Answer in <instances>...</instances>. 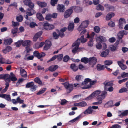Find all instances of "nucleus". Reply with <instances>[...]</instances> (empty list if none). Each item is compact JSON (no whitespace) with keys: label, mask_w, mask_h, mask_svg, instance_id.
Here are the masks:
<instances>
[{"label":"nucleus","mask_w":128,"mask_h":128,"mask_svg":"<svg viewBox=\"0 0 128 128\" xmlns=\"http://www.w3.org/2000/svg\"><path fill=\"white\" fill-rule=\"evenodd\" d=\"M23 2L25 5L28 6L30 8L27 9V12L29 16H31L36 13L35 11L33 9L34 4L30 0H23Z\"/></svg>","instance_id":"f257e3e1"},{"label":"nucleus","mask_w":128,"mask_h":128,"mask_svg":"<svg viewBox=\"0 0 128 128\" xmlns=\"http://www.w3.org/2000/svg\"><path fill=\"white\" fill-rule=\"evenodd\" d=\"M80 44V38H78L77 40L73 43L72 46V47L75 46L72 50V52L74 54H76L78 50L79 46Z\"/></svg>","instance_id":"f03ea898"},{"label":"nucleus","mask_w":128,"mask_h":128,"mask_svg":"<svg viewBox=\"0 0 128 128\" xmlns=\"http://www.w3.org/2000/svg\"><path fill=\"white\" fill-rule=\"evenodd\" d=\"M62 84L64 85V87L67 89V93H70L73 90V86L72 84H70L68 82L62 83Z\"/></svg>","instance_id":"7ed1b4c3"},{"label":"nucleus","mask_w":128,"mask_h":128,"mask_svg":"<svg viewBox=\"0 0 128 128\" xmlns=\"http://www.w3.org/2000/svg\"><path fill=\"white\" fill-rule=\"evenodd\" d=\"M73 7L71 6L65 11L64 15V18H68L72 14L73 11Z\"/></svg>","instance_id":"20e7f679"},{"label":"nucleus","mask_w":128,"mask_h":128,"mask_svg":"<svg viewBox=\"0 0 128 128\" xmlns=\"http://www.w3.org/2000/svg\"><path fill=\"white\" fill-rule=\"evenodd\" d=\"M89 24V21L88 20H86L83 22L78 28V30L80 31L81 30H82V28H87Z\"/></svg>","instance_id":"39448f33"},{"label":"nucleus","mask_w":128,"mask_h":128,"mask_svg":"<svg viewBox=\"0 0 128 128\" xmlns=\"http://www.w3.org/2000/svg\"><path fill=\"white\" fill-rule=\"evenodd\" d=\"M44 28L46 30H49L53 29L54 28V26L49 24L48 22H44L43 25Z\"/></svg>","instance_id":"423d86ee"},{"label":"nucleus","mask_w":128,"mask_h":128,"mask_svg":"<svg viewBox=\"0 0 128 128\" xmlns=\"http://www.w3.org/2000/svg\"><path fill=\"white\" fill-rule=\"evenodd\" d=\"M107 94V92L106 91H103L100 95H98L96 97V99L97 100L102 103V100L105 98V96Z\"/></svg>","instance_id":"0eeeda50"},{"label":"nucleus","mask_w":128,"mask_h":128,"mask_svg":"<svg viewBox=\"0 0 128 128\" xmlns=\"http://www.w3.org/2000/svg\"><path fill=\"white\" fill-rule=\"evenodd\" d=\"M34 56L37 58L38 59H40L41 58L44 57L46 55V54L42 52L41 53H40L38 51H35L33 52Z\"/></svg>","instance_id":"6e6552de"},{"label":"nucleus","mask_w":128,"mask_h":128,"mask_svg":"<svg viewBox=\"0 0 128 128\" xmlns=\"http://www.w3.org/2000/svg\"><path fill=\"white\" fill-rule=\"evenodd\" d=\"M119 27L120 29H122L123 28L124 26L126 23L125 20L124 18H121L119 20Z\"/></svg>","instance_id":"1a4fd4ad"},{"label":"nucleus","mask_w":128,"mask_h":128,"mask_svg":"<svg viewBox=\"0 0 128 128\" xmlns=\"http://www.w3.org/2000/svg\"><path fill=\"white\" fill-rule=\"evenodd\" d=\"M104 6L107 9V10L109 11H114L115 10V7L113 6L110 5L108 4H106Z\"/></svg>","instance_id":"9d476101"},{"label":"nucleus","mask_w":128,"mask_h":128,"mask_svg":"<svg viewBox=\"0 0 128 128\" xmlns=\"http://www.w3.org/2000/svg\"><path fill=\"white\" fill-rule=\"evenodd\" d=\"M46 43L44 47V49L47 50L50 48L52 45V43L51 42L48 40H46Z\"/></svg>","instance_id":"9b49d317"},{"label":"nucleus","mask_w":128,"mask_h":128,"mask_svg":"<svg viewBox=\"0 0 128 128\" xmlns=\"http://www.w3.org/2000/svg\"><path fill=\"white\" fill-rule=\"evenodd\" d=\"M65 7L63 4H58V5L57 9L60 12H64L65 9Z\"/></svg>","instance_id":"f8f14e48"},{"label":"nucleus","mask_w":128,"mask_h":128,"mask_svg":"<svg viewBox=\"0 0 128 128\" xmlns=\"http://www.w3.org/2000/svg\"><path fill=\"white\" fill-rule=\"evenodd\" d=\"M97 61V59L95 57H92L89 58V62L90 64L94 66L96 64Z\"/></svg>","instance_id":"ddd939ff"},{"label":"nucleus","mask_w":128,"mask_h":128,"mask_svg":"<svg viewBox=\"0 0 128 128\" xmlns=\"http://www.w3.org/2000/svg\"><path fill=\"white\" fill-rule=\"evenodd\" d=\"M42 34V31H40L37 33L33 38V41L35 42L36 41L38 38H40Z\"/></svg>","instance_id":"4468645a"},{"label":"nucleus","mask_w":128,"mask_h":128,"mask_svg":"<svg viewBox=\"0 0 128 128\" xmlns=\"http://www.w3.org/2000/svg\"><path fill=\"white\" fill-rule=\"evenodd\" d=\"M82 115L81 114H80L75 118L69 121L68 122V124L69 125H70L71 124V122L72 123H73L76 122L77 121L79 120L80 118H82Z\"/></svg>","instance_id":"2eb2a0df"},{"label":"nucleus","mask_w":128,"mask_h":128,"mask_svg":"<svg viewBox=\"0 0 128 128\" xmlns=\"http://www.w3.org/2000/svg\"><path fill=\"white\" fill-rule=\"evenodd\" d=\"M96 81H97L96 80H93L92 81L91 80L90 82V85H88L86 86H83L82 87V89H86L90 88L91 87V85L94 84L96 83Z\"/></svg>","instance_id":"dca6fc26"},{"label":"nucleus","mask_w":128,"mask_h":128,"mask_svg":"<svg viewBox=\"0 0 128 128\" xmlns=\"http://www.w3.org/2000/svg\"><path fill=\"white\" fill-rule=\"evenodd\" d=\"M109 53V50L108 49H106L101 53L100 56L102 57H106L108 54Z\"/></svg>","instance_id":"f3484780"},{"label":"nucleus","mask_w":128,"mask_h":128,"mask_svg":"<svg viewBox=\"0 0 128 128\" xmlns=\"http://www.w3.org/2000/svg\"><path fill=\"white\" fill-rule=\"evenodd\" d=\"M119 112L121 113L120 115H118L120 116H125L128 115V110L124 111L119 110Z\"/></svg>","instance_id":"a211bd4d"},{"label":"nucleus","mask_w":128,"mask_h":128,"mask_svg":"<svg viewBox=\"0 0 128 128\" xmlns=\"http://www.w3.org/2000/svg\"><path fill=\"white\" fill-rule=\"evenodd\" d=\"M113 81H110L107 82H104V88H105L106 89L108 86H113Z\"/></svg>","instance_id":"6ab92c4d"},{"label":"nucleus","mask_w":128,"mask_h":128,"mask_svg":"<svg viewBox=\"0 0 128 128\" xmlns=\"http://www.w3.org/2000/svg\"><path fill=\"white\" fill-rule=\"evenodd\" d=\"M115 16V14L112 12H109L106 15V20H108Z\"/></svg>","instance_id":"aec40b11"},{"label":"nucleus","mask_w":128,"mask_h":128,"mask_svg":"<svg viewBox=\"0 0 128 128\" xmlns=\"http://www.w3.org/2000/svg\"><path fill=\"white\" fill-rule=\"evenodd\" d=\"M93 110L92 109L91 106H90L84 112V114H91L93 112Z\"/></svg>","instance_id":"412c9836"},{"label":"nucleus","mask_w":128,"mask_h":128,"mask_svg":"<svg viewBox=\"0 0 128 128\" xmlns=\"http://www.w3.org/2000/svg\"><path fill=\"white\" fill-rule=\"evenodd\" d=\"M72 7H73V10H74V11L77 13L80 12H81L82 10V8L78 6H72Z\"/></svg>","instance_id":"4be33fe9"},{"label":"nucleus","mask_w":128,"mask_h":128,"mask_svg":"<svg viewBox=\"0 0 128 128\" xmlns=\"http://www.w3.org/2000/svg\"><path fill=\"white\" fill-rule=\"evenodd\" d=\"M20 73L22 76L25 78L27 76V72L24 69L21 68L20 69Z\"/></svg>","instance_id":"5701e85b"},{"label":"nucleus","mask_w":128,"mask_h":128,"mask_svg":"<svg viewBox=\"0 0 128 128\" xmlns=\"http://www.w3.org/2000/svg\"><path fill=\"white\" fill-rule=\"evenodd\" d=\"M12 49V48L10 46H8L6 47L5 48L2 50L4 53L6 54L7 52L10 51Z\"/></svg>","instance_id":"b1692460"},{"label":"nucleus","mask_w":128,"mask_h":128,"mask_svg":"<svg viewBox=\"0 0 128 128\" xmlns=\"http://www.w3.org/2000/svg\"><path fill=\"white\" fill-rule=\"evenodd\" d=\"M58 67V65L52 66L49 67L48 70L51 72H53L57 69Z\"/></svg>","instance_id":"393cba45"},{"label":"nucleus","mask_w":128,"mask_h":128,"mask_svg":"<svg viewBox=\"0 0 128 128\" xmlns=\"http://www.w3.org/2000/svg\"><path fill=\"white\" fill-rule=\"evenodd\" d=\"M4 41V44L6 45H10L13 42L11 38L5 40Z\"/></svg>","instance_id":"a878e982"},{"label":"nucleus","mask_w":128,"mask_h":128,"mask_svg":"<svg viewBox=\"0 0 128 128\" xmlns=\"http://www.w3.org/2000/svg\"><path fill=\"white\" fill-rule=\"evenodd\" d=\"M96 69L98 71H101L104 69V66L100 64H98L96 65Z\"/></svg>","instance_id":"bb28decb"},{"label":"nucleus","mask_w":128,"mask_h":128,"mask_svg":"<svg viewBox=\"0 0 128 128\" xmlns=\"http://www.w3.org/2000/svg\"><path fill=\"white\" fill-rule=\"evenodd\" d=\"M31 43V42L29 40H27L22 41V44L23 46H27L30 45Z\"/></svg>","instance_id":"cd10ccee"},{"label":"nucleus","mask_w":128,"mask_h":128,"mask_svg":"<svg viewBox=\"0 0 128 128\" xmlns=\"http://www.w3.org/2000/svg\"><path fill=\"white\" fill-rule=\"evenodd\" d=\"M74 24L73 23H70L69 24L68 28V30L70 31H72L74 29Z\"/></svg>","instance_id":"c85d7f7f"},{"label":"nucleus","mask_w":128,"mask_h":128,"mask_svg":"<svg viewBox=\"0 0 128 128\" xmlns=\"http://www.w3.org/2000/svg\"><path fill=\"white\" fill-rule=\"evenodd\" d=\"M124 30L120 31L118 33V37L119 40L122 38L124 36Z\"/></svg>","instance_id":"c756f323"},{"label":"nucleus","mask_w":128,"mask_h":128,"mask_svg":"<svg viewBox=\"0 0 128 128\" xmlns=\"http://www.w3.org/2000/svg\"><path fill=\"white\" fill-rule=\"evenodd\" d=\"M36 16L37 18L40 20H44V18H43L42 15L40 13H38L36 14Z\"/></svg>","instance_id":"7c9ffc66"},{"label":"nucleus","mask_w":128,"mask_h":128,"mask_svg":"<svg viewBox=\"0 0 128 128\" xmlns=\"http://www.w3.org/2000/svg\"><path fill=\"white\" fill-rule=\"evenodd\" d=\"M91 80L89 78H86L85 79L84 81L82 82L81 85L82 86L84 85V86H86V85L87 84V83L89 82H90Z\"/></svg>","instance_id":"2f4dec72"},{"label":"nucleus","mask_w":128,"mask_h":128,"mask_svg":"<svg viewBox=\"0 0 128 128\" xmlns=\"http://www.w3.org/2000/svg\"><path fill=\"white\" fill-rule=\"evenodd\" d=\"M37 4L41 7H44L46 6L47 4L44 2H37Z\"/></svg>","instance_id":"473e14b6"},{"label":"nucleus","mask_w":128,"mask_h":128,"mask_svg":"<svg viewBox=\"0 0 128 128\" xmlns=\"http://www.w3.org/2000/svg\"><path fill=\"white\" fill-rule=\"evenodd\" d=\"M70 68L74 72L76 71L78 69V67L76 66L75 64H72L70 66Z\"/></svg>","instance_id":"72a5a7b5"},{"label":"nucleus","mask_w":128,"mask_h":128,"mask_svg":"<svg viewBox=\"0 0 128 128\" xmlns=\"http://www.w3.org/2000/svg\"><path fill=\"white\" fill-rule=\"evenodd\" d=\"M34 81L38 84L40 85H42V82L40 80V78L38 77L36 78L34 80Z\"/></svg>","instance_id":"f704fd0d"},{"label":"nucleus","mask_w":128,"mask_h":128,"mask_svg":"<svg viewBox=\"0 0 128 128\" xmlns=\"http://www.w3.org/2000/svg\"><path fill=\"white\" fill-rule=\"evenodd\" d=\"M89 58L86 57L82 58L81 60V62H84L85 64H87L89 62Z\"/></svg>","instance_id":"c9c22d12"},{"label":"nucleus","mask_w":128,"mask_h":128,"mask_svg":"<svg viewBox=\"0 0 128 128\" xmlns=\"http://www.w3.org/2000/svg\"><path fill=\"white\" fill-rule=\"evenodd\" d=\"M113 102L112 100H110L105 104L104 106V107L106 104H108V107L112 108L113 107Z\"/></svg>","instance_id":"e433bc0d"},{"label":"nucleus","mask_w":128,"mask_h":128,"mask_svg":"<svg viewBox=\"0 0 128 128\" xmlns=\"http://www.w3.org/2000/svg\"><path fill=\"white\" fill-rule=\"evenodd\" d=\"M12 62H5V59L2 57L0 58V64H11Z\"/></svg>","instance_id":"4c0bfd02"},{"label":"nucleus","mask_w":128,"mask_h":128,"mask_svg":"<svg viewBox=\"0 0 128 128\" xmlns=\"http://www.w3.org/2000/svg\"><path fill=\"white\" fill-rule=\"evenodd\" d=\"M4 98H3L5 99L8 101L10 102L11 101V98L10 95L4 94Z\"/></svg>","instance_id":"58836bf2"},{"label":"nucleus","mask_w":128,"mask_h":128,"mask_svg":"<svg viewBox=\"0 0 128 128\" xmlns=\"http://www.w3.org/2000/svg\"><path fill=\"white\" fill-rule=\"evenodd\" d=\"M83 79V76L80 75H76L75 77V79L77 81L82 80Z\"/></svg>","instance_id":"ea45409f"},{"label":"nucleus","mask_w":128,"mask_h":128,"mask_svg":"<svg viewBox=\"0 0 128 128\" xmlns=\"http://www.w3.org/2000/svg\"><path fill=\"white\" fill-rule=\"evenodd\" d=\"M95 35V33L94 32H92L90 36L88 34V33L87 34V36L86 37V38H89L92 39V40H93L94 38V36Z\"/></svg>","instance_id":"a19ab883"},{"label":"nucleus","mask_w":128,"mask_h":128,"mask_svg":"<svg viewBox=\"0 0 128 128\" xmlns=\"http://www.w3.org/2000/svg\"><path fill=\"white\" fill-rule=\"evenodd\" d=\"M112 61L110 60H106L104 61V64L106 65H110L112 64Z\"/></svg>","instance_id":"79ce46f5"},{"label":"nucleus","mask_w":128,"mask_h":128,"mask_svg":"<svg viewBox=\"0 0 128 128\" xmlns=\"http://www.w3.org/2000/svg\"><path fill=\"white\" fill-rule=\"evenodd\" d=\"M34 83L33 82H31L27 83L26 85V87L27 88H31L34 85Z\"/></svg>","instance_id":"37998d69"},{"label":"nucleus","mask_w":128,"mask_h":128,"mask_svg":"<svg viewBox=\"0 0 128 128\" xmlns=\"http://www.w3.org/2000/svg\"><path fill=\"white\" fill-rule=\"evenodd\" d=\"M96 9L98 10H101L103 11L104 10V8L103 6L100 4H98L96 6Z\"/></svg>","instance_id":"c03bdc74"},{"label":"nucleus","mask_w":128,"mask_h":128,"mask_svg":"<svg viewBox=\"0 0 128 128\" xmlns=\"http://www.w3.org/2000/svg\"><path fill=\"white\" fill-rule=\"evenodd\" d=\"M100 40V42L102 43V42H104L106 41V40L105 37L102 36H100L98 38Z\"/></svg>","instance_id":"a18cd8bd"},{"label":"nucleus","mask_w":128,"mask_h":128,"mask_svg":"<svg viewBox=\"0 0 128 128\" xmlns=\"http://www.w3.org/2000/svg\"><path fill=\"white\" fill-rule=\"evenodd\" d=\"M46 88H43L41 90L39 91L36 94L37 95H40L44 93L46 90Z\"/></svg>","instance_id":"49530a36"},{"label":"nucleus","mask_w":128,"mask_h":128,"mask_svg":"<svg viewBox=\"0 0 128 128\" xmlns=\"http://www.w3.org/2000/svg\"><path fill=\"white\" fill-rule=\"evenodd\" d=\"M23 41L22 40H18L17 42L15 43V44L16 47H19L20 46Z\"/></svg>","instance_id":"de8ad7c7"},{"label":"nucleus","mask_w":128,"mask_h":128,"mask_svg":"<svg viewBox=\"0 0 128 128\" xmlns=\"http://www.w3.org/2000/svg\"><path fill=\"white\" fill-rule=\"evenodd\" d=\"M102 43L99 42L97 43L96 44V47L97 48L100 50L102 48V46L101 44Z\"/></svg>","instance_id":"09e8293b"},{"label":"nucleus","mask_w":128,"mask_h":128,"mask_svg":"<svg viewBox=\"0 0 128 128\" xmlns=\"http://www.w3.org/2000/svg\"><path fill=\"white\" fill-rule=\"evenodd\" d=\"M23 19V18L22 16L20 15L16 17V20L18 22H22Z\"/></svg>","instance_id":"8fccbe9b"},{"label":"nucleus","mask_w":128,"mask_h":128,"mask_svg":"<svg viewBox=\"0 0 128 128\" xmlns=\"http://www.w3.org/2000/svg\"><path fill=\"white\" fill-rule=\"evenodd\" d=\"M100 92H101L99 90H96L92 93V95H93V96L94 97L100 94Z\"/></svg>","instance_id":"3c124183"},{"label":"nucleus","mask_w":128,"mask_h":128,"mask_svg":"<svg viewBox=\"0 0 128 128\" xmlns=\"http://www.w3.org/2000/svg\"><path fill=\"white\" fill-rule=\"evenodd\" d=\"M88 46H89L92 47L93 46L94 43L92 39H90V41L88 42Z\"/></svg>","instance_id":"603ef678"},{"label":"nucleus","mask_w":128,"mask_h":128,"mask_svg":"<svg viewBox=\"0 0 128 128\" xmlns=\"http://www.w3.org/2000/svg\"><path fill=\"white\" fill-rule=\"evenodd\" d=\"M52 18L51 14H48L46 15L45 18V19L46 20L50 21Z\"/></svg>","instance_id":"864d4df0"},{"label":"nucleus","mask_w":128,"mask_h":128,"mask_svg":"<svg viewBox=\"0 0 128 128\" xmlns=\"http://www.w3.org/2000/svg\"><path fill=\"white\" fill-rule=\"evenodd\" d=\"M57 56V59L58 60L61 61L62 60L63 57V55L62 54H60L58 55H56Z\"/></svg>","instance_id":"5fc2aeb1"},{"label":"nucleus","mask_w":128,"mask_h":128,"mask_svg":"<svg viewBox=\"0 0 128 128\" xmlns=\"http://www.w3.org/2000/svg\"><path fill=\"white\" fill-rule=\"evenodd\" d=\"M79 106L82 107H84L87 105L86 102L84 101H82L79 102Z\"/></svg>","instance_id":"6e6d98bb"},{"label":"nucleus","mask_w":128,"mask_h":128,"mask_svg":"<svg viewBox=\"0 0 128 128\" xmlns=\"http://www.w3.org/2000/svg\"><path fill=\"white\" fill-rule=\"evenodd\" d=\"M18 28L16 27L13 29H12L11 30V33L13 34H15L18 31Z\"/></svg>","instance_id":"4d7b16f0"},{"label":"nucleus","mask_w":128,"mask_h":128,"mask_svg":"<svg viewBox=\"0 0 128 128\" xmlns=\"http://www.w3.org/2000/svg\"><path fill=\"white\" fill-rule=\"evenodd\" d=\"M58 0H51V4L53 6H54L56 4H57Z\"/></svg>","instance_id":"13d9d810"},{"label":"nucleus","mask_w":128,"mask_h":128,"mask_svg":"<svg viewBox=\"0 0 128 128\" xmlns=\"http://www.w3.org/2000/svg\"><path fill=\"white\" fill-rule=\"evenodd\" d=\"M17 103H19L20 104H23L24 100H21L19 96L18 97L16 98Z\"/></svg>","instance_id":"bf43d9fd"},{"label":"nucleus","mask_w":128,"mask_h":128,"mask_svg":"<svg viewBox=\"0 0 128 128\" xmlns=\"http://www.w3.org/2000/svg\"><path fill=\"white\" fill-rule=\"evenodd\" d=\"M70 59L69 56L68 55H66L64 56L63 58V60L64 62H67Z\"/></svg>","instance_id":"052dcab7"},{"label":"nucleus","mask_w":128,"mask_h":128,"mask_svg":"<svg viewBox=\"0 0 128 128\" xmlns=\"http://www.w3.org/2000/svg\"><path fill=\"white\" fill-rule=\"evenodd\" d=\"M37 88L38 86L36 85H35L34 84L33 86L31 87L30 90L31 91L34 92L36 91V88Z\"/></svg>","instance_id":"680f3d73"},{"label":"nucleus","mask_w":128,"mask_h":128,"mask_svg":"<svg viewBox=\"0 0 128 128\" xmlns=\"http://www.w3.org/2000/svg\"><path fill=\"white\" fill-rule=\"evenodd\" d=\"M127 91L128 89L127 88L124 87L120 89L119 90V92L120 93H122L126 92Z\"/></svg>","instance_id":"e2e57ef3"},{"label":"nucleus","mask_w":128,"mask_h":128,"mask_svg":"<svg viewBox=\"0 0 128 128\" xmlns=\"http://www.w3.org/2000/svg\"><path fill=\"white\" fill-rule=\"evenodd\" d=\"M100 28L98 26H96L94 28V30L96 32L98 33L100 31Z\"/></svg>","instance_id":"0e129e2a"},{"label":"nucleus","mask_w":128,"mask_h":128,"mask_svg":"<svg viewBox=\"0 0 128 128\" xmlns=\"http://www.w3.org/2000/svg\"><path fill=\"white\" fill-rule=\"evenodd\" d=\"M57 56L56 55L54 56L50 60L47 61V63H48L50 62L54 61L57 58Z\"/></svg>","instance_id":"69168bd1"},{"label":"nucleus","mask_w":128,"mask_h":128,"mask_svg":"<svg viewBox=\"0 0 128 128\" xmlns=\"http://www.w3.org/2000/svg\"><path fill=\"white\" fill-rule=\"evenodd\" d=\"M12 24L13 26L16 27L19 25V23L18 22H15L14 21H12Z\"/></svg>","instance_id":"338daca9"},{"label":"nucleus","mask_w":128,"mask_h":128,"mask_svg":"<svg viewBox=\"0 0 128 128\" xmlns=\"http://www.w3.org/2000/svg\"><path fill=\"white\" fill-rule=\"evenodd\" d=\"M121 76L122 78H124L128 76V73H126L125 72H123L121 74Z\"/></svg>","instance_id":"774afa93"}]
</instances>
